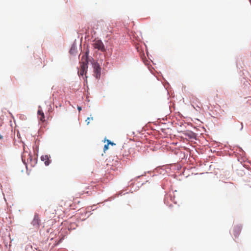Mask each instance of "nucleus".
Returning a JSON list of instances; mask_svg holds the SVG:
<instances>
[{
    "label": "nucleus",
    "instance_id": "obj_1",
    "mask_svg": "<svg viewBox=\"0 0 251 251\" xmlns=\"http://www.w3.org/2000/svg\"><path fill=\"white\" fill-rule=\"evenodd\" d=\"M92 66L94 69V73L95 77L97 79L100 78L101 75V68L99 64L97 62H94L92 63Z\"/></svg>",
    "mask_w": 251,
    "mask_h": 251
},
{
    "label": "nucleus",
    "instance_id": "obj_2",
    "mask_svg": "<svg viewBox=\"0 0 251 251\" xmlns=\"http://www.w3.org/2000/svg\"><path fill=\"white\" fill-rule=\"evenodd\" d=\"M93 46L95 49H98L102 52L106 51L105 46L101 40H98L95 41L93 44Z\"/></svg>",
    "mask_w": 251,
    "mask_h": 251
},
{
    "label": "nucleus",
    "instance_id": "obj_3",
    "mask_svg": "<svg viewBox=\"0 0 251 251\" xmlns=\"http://www.w3.org/2000/svg\"><path fill=\"white\" fill-rule=\"evenodd\" d=\"M88 52H86L83 53L81 57L80 63V65H84V66H88Z\"/></svg>",
    "mask_w": 251,
    "mask_h": 251
},
{
    "label": "nucleus",
    "instance_id": "obj_4",
    "mask_svg": "<svg viewBox=\"0 0 251 251\" xmlns=\"http://www.w3.org/2000/svg\"><path fill=\"white\" fill-rule=\"evenodd\" d=\"M40 220L38 215H35L33 221L31 222V224L36 228H38L40 226Z\"/></svg>",
    "mask_w": 251,
    "mask_h": 251
},
{
    "label": "nucleus",
    "instance_id": "obj_5",
    "mask_svg": "<svg viewBox=\"0 0 251 251\" xmlns=\"http://www.w3.org/2000/svg\"><path fill=\"white\" fill-rule=\"evenodd\" d=\"M241 231V226H236L233 229V235L235 237H238Z\"/></svg>",
    "mask_w": 251,
    "mask_h": 251
},
{
    "label": "nucleus",
    "instance_id": "obj_6",
    "mask_svg": "<svg viewBox=\"0 0 251 251\" xmlns=\"http://www.w3.org/2000/svg\"><path fill=\"white\" fill-rule=\"evenodd\" d=\"M38 117H39V119H40V120L41 121H42V122H45V119L44 113L43 112V111L42 110V109H41L40 106L39 107V109L38 110Z\"/></svg>",
    "mask_w": 251,
    "mask_h": 251
},
{
    "label": "nucleus",
    "instance_id": "obj_7",
    "mask_svg": "<svg viewBox=\"0 0 251 251\" xmlns=\"http://www.w3.org/2000/svg\"><path fill=\"white\" fill-rule=\"evenodd\" d=\"M87 68L88 66H84V65H80V70L78 72V75L82 76L83 75L86 74Z\"/></svg>",
    "mask_w": 251,
    "mask_h": 251
},
{
    "label": "nucleus",
    "instance_id": "obj_8",
    "mask_svg": "<svg viewBox=\"0 0 251 251\" xmlns=\"http://www.w3.org/2000/svg\"><path fill=\"white\" fill-rule=\"evenodd\" d=\"M41 159L42 161L45 162L46 165H49L50 161L48 155H43L41 156Z\"/></svg>",
    "mask_w": 251,
    "mask_h": 251
},
{
    "label": "nucleus",
    "instance_id": "obj_9",
    "mask_svg": "<svg viewBox=\"0 0 251 251\" xmlns=\"http://www.w3.org/2000/svg\"><path fill=\"white\" fill-rule=\"evenodd\" d=\"M108 146H109V145L108 144L104 145V148H103V150L104 151L108 149Z\"/></svg>",
    "mask_w": 251,
    "mask_h": 251
},
{
    "label": "nucleus",
    "instance_id": "obj_10",
    "mask_svg": "<svg viewBox=\"0 0 251 251\" xmlns=\"http://www.w3.org/2000/svg\"><path fill=\"white\" fill-rule=\"evenodd\" d=\"M107 144H108V145H115V143H113V142H111V141H110V140H107Z\"/></svg>",
    "mask_w": 251,
    "mask_h": 251
},
{
    "label": "nucleus",
    "instance_id": "obj_11",
    "mask_svg": "<svg viewBox=\"0 0 251 251\" xmlns=\"http://www.w3.org/2000/svg\"><path fill=\"white\" fill-rule=\"evenodd\" d=\"M90 118H88L86 120V122H87V124L88 125L90 123Z\"/></svg>",
    "mask_w": 251,
    "mask_h": 251
},
{
    "label": "nucleus",
    "instance_id": "obj_12",
    "mask_svg": "<svg viewBox=\"0 0 251 251\" xmlns=\"http://www.w3.org/2000/svg\"><path fill=\"white\" fill-rule=\"evenodd\" d=\"M77 109L79 112L81 110V107L80 106H78Z\"/></svg>",
    "mask_w": 251,
    "mask_h": 251
},
{
    "label": "nucleus",
    "instance_id": "obj_13",
    "mask_svg": "<svg viewBox=\"0 0 251 251\" xmlns=\"http://www.w3.org/2000/svg\"><path fill=\"white\" fill-rule=\"evenodd\" d=\"M90 120H93V118H90Z\"/></svg>",
    "mask_w": 251,
    "mask_h": 251
}]
</instances>
